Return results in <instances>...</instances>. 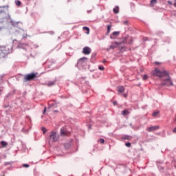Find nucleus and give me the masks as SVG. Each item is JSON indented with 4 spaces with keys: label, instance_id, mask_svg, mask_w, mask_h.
<instances>
[{
    "label": "nucleus",
    "instance_id": "nucleus-1",
    "mask_svg": "<svg viewBox=\"0 0 176 176\" xmlns=\"http://www.w3.org/2000/svg\"><path fill=\"white\" fill-rule=\"evenodd\" d=\"M153 76H157L158 78H161L163 82L162 85L164 86H173V81L171 80V78L170 77V74L166 70L160 71L159 69L155 68L153 71Z\"/></svg>",
    "mask_w": 176,
    "mask_h": 176
},
{
    "label": "nucleus",
    "instance_id": "nucleus-2",
    "mask_svg": "<svg viewBox=\"0 0 176 176\" xmlns=\"http://www.w3.org/2000/svg\"><path fill=\"white\" fill-rule=\"evenodd\" d=\"M50 139L52 140L53 142H57L60 139V134L54 131H52L50 133Z\"/></svg>",
    "mask_w": 176,
    "mask_h": 176
},
{
    "label": "nucleus",
    "instance_id": "nucleus-3",
    "mask_svg": "<svg viewBox=\"0 0 176 176\" xmlns=\"http://www.w3.org/2000/svg\"><path fill=\"white\" fill-rule=\"evenodd\" d=\"M37 74L31 73L28 75H25L23 78L24 82H28L30 80H34V79L36 78Z\"/></svg>",
    "mask_w": 176,
    "mask_h": 176
},
{
    "label": "nucleus",
    "instance_id": "nucleus-4",
    "mask_svg": "<svg viewBox=\"0 0 176 176\" xmlns=\"http://www.w3.org/2000/svg\"><path fill=\"white\" fill-rule=\"evenodd\" d=\"M9 54V49L6 48V47H0V56L1 57H5L7 54Z\"/></svg>",
    "mask_w": 176,
    "mask_h": 176
},
{
    "label": "nucleus",
    "instance_id": "nucleus-5",
    "mask_svg": "<svg viewBox=\"0 0 176 176\" xmlns=\"http://www.w3.org/2000/svg\"><path fill=\"white\" fill-rule=\"evenodd\" d=\"M60 135L61 137H69L71 135V132L67 131V129L64 128L60 129Z\"/></svg>",
    "mask_w": 176,
    "mask_h": 176
},
{
    "label": "nucleus",
    "instance_id": "nucleus-6",
    "mask_svg": "<svg viewBox=\"0 0 176 176\" xmlns=\"http://www.w3.org/2000/svg\"><path fill=\"white\" fill-rule=\"evenodd\" d=\"M82 53L86 55L90 54L91 53V49H90L89 47H85L82 49Z\"/></svg>",
    "mask_w": 176,
    "mask_h": 176
},
{
    "label": "nucleus",
    "instance_id": "nucleus-7",
    "mask_svg": "<svg viewBox=\"0 0 176 176\" xmlns=\"http://www.w3.org/2000/svg\"><path fill=\"white\" fill-rule=\"evenodd\" d=\"M159 129H160L159 126H154L147 128V131L151 133V131H156V130H159Z\"/></svg>",
    "mask_w": 176,
    "mask_h": 176
},
{
    "label": "nucleus",
    "instance_id": "nucleus-8",
    "mask_svg": "<svg viewBox=\"0 0 176 176\" xmlns=\"http://www.w3.org/2000/svg\"><path fill=\"white\" fill-rule=\"evenodd\" d=\"M119 32H114L112 34V36H110L111 39H115V38H116V36H119Z\"/></svg>",
    "mask_w": 176,
    "mask_h": 176
},
{
    "label": "nucleus",
    "instance_id": "nucleus-9",
    "mask_svg": "<svg viewBox=\"0 0 176 176\" xmlns=\"http://www.w3.org/2000/svg\"><path fill=\"white\" fill-rule=\"evenodd\" d=\"M117 91L118 93H124V87L123 86L118 87Z\"/></svg>",
    "mask_w": 176,
    "mask_h": 176
},
{
    "label": "nucleus",
    "instance_id": "nucleus-10",
    "mask_svg": "<svg viewBox=\"0 0 176 176\" xmlns=\"http://www.w3.org/2000/svg\"><path fill=\"white\" fill-rule=\"evenodd\" d=\"M156 3H157V0H151L150 6L151 8H153V6H155V5H156Z\"/></svg>",
    "mask_w": 176,
    "mask_h": 176
},
{
    "label": "nucleus",
    "instance_id": "nucleus-11",
    "mask_svg": "<svg viewBox=\"0 0 176 176\" xmlns=\"http://www.w3.org/2000/svg\"><path fill=\"white\" fill-rule=\"evenodd\" d=\"M83 31H86L85 34H87V35H89V34H90V28L85 26L82 28Z\"/></svg>",
    "mask_w": 176,
    "mask_h": 176
},
{
    "label": "nucleus",
    "instance_id": "nucleus-12",
    "mask_svg": "<svg viewBox=\"0 0 176 176\" xmlns=\"http://www.w3.org/2000/svg\"><path fill=\"white\" fill-rule=\"evenodd\" d=\"M130 113V111L127 109L122 111V115L123 116H126V115H129Z\"/></svg>",
    "mask_w": 176,
    "mask_h": 176
},
{
    "label": "nucleus",
    "instance_id": "nucleus-13",
    "mask_svg": "<svg viewBox=\"0 0 176 176\" xmlns=\"http://www.w3.org/2000/svg\"><path fill=\"white\" fill-rule=\"evenodd\" d=\"M1 145L2 146L3 148H6V146H8V142L5 141H1Z\"/></svg>",
    "mask_w": 176,
    "mask_h": 176
},
{
    "label": "nucleus",
    "instance_id": "nucleus-14",
    "mask_svg": "<svg viewBox=\"0 0 176 176\" xmlns=\"http://www.w3.org/2000/svg\"><path fill=\"white\" fill-rule=\"evenodd\" d=\"M111 28H112V24H109L107 25V34H109L111 32Z\"/></svg>",
    "mask_w": 176,
    "mask_h": 176
},
{
    "label": "nucleus",
    "instance_id": "nucleus-15",
    "mask_svg": "<svg viewBox=\"0 0 176 176\" xmlns=\"http://www.w3.org/2000/svg\"><path fill=\"white\" fill-rule=\"evenodd\" d=\"M113 12L116 14L119 13V7L117 6L116 8H113Z\"/></svg>",
    "mask_w": 176,
    "mask_h": 176
},
{
    "label": "nucleus",
    "instance_id": "nucleus-16",
    "mask_svg": "<svg viewBox=\"0 0 176 176\" xmlns=\"http://www.w3.org/2000/svg\"><path fill=\"white\" fill-rule=\"evenodd\" d=\"M54 83V81H50L47 83V86H53Z\"/></svg>",
    "mask_w": 176,
    "mask_h": 176
},
{
    "label": "nucleus",
    "instance_id": "nucleus-17",
    "mask_svg": "<svg viewBox=\"0 0 176 176\" xmlns=\"http://www.w3.org/2000/svg\"><path fill=\"white\" fill-rule=\"evenodd\" d=\"M15 3H16V6H20L21 5V1L16 0V1H15Z\"/></svg>",
    "mask_w": 176,
    "mask_h": 176
},
{
    "label": "nucleus",
    "instance_id": "nucleus-18",
    "mask_svg": "<svg viewBox=\"0 0 176 176\" xmlns=\"http://www.w3.org/2000/svg\"><path fill=\"white\" fill-rule=\"evenodd\" d=\"M98 142H100V144H104L105 140H104V139H99Z\"/></svg>",
    "mask_w": 176,
    "mask_h": 176
},
{
    "label": "nucleus",
    "instance_id": "nucleus-19",
    "mask_svg": "<svg viewBox=\"0 0 176 176\" xmlns=\"http://www.w3.org/2000/svg\"><path fill=\"white\" fill-rule=\"evenodd\" d=\"M41 130H42L43 134H45V133H46V131H47V130L46 128H45V127H42V128H41Z\"/></svg>",
    "mask_w": 176,
    "mask_h": 176
},
{
    "label": "nucleus",
    "instance_id": "nucleus-20",
    "mask_svg": "<svg viewBox=\"0 0 176 176\" xmlns=\"http://www.w3.org/2000/svg\"><path fill=\"white\" fill-rule=\"evenodd\" d=\"M157 115H159V112L158 111H154L153 113V116H157Z\"/></svg>",
    "mask_w": 176,
    "mask_h": 176
},
{
    "label": "nucleus",
    "instance_id": "nucleus-21",
    "mask_svg": "<svg viewBox=\"0 0 176 176\" xmlns=\"http://www.w3.org/2000/svg\"><path fill=\"white\" fill-rule=\"evenodd\" d=\"M98 69H100V71H104V69H105V68L102 66H99Z\"/></svg>",
    "mask_w": 176,
    "mask_h": 176
},
{
    "label": "nucleus",
    "instance_id": "nucleus-22",
    "mask_svg": "<svg viewBox=\"0 0 176 176\" xmlns=\"http://www.w3.org/2000/svg\"><path fill=\"white\" fill-rule=\"evenodd\" d=\"M86 60H87V58L83 57V58H80L79 61H85Z\"/></svg>",
    "mask_w": 176,
    "mask_h": 176
},
{
    "label": "nucleus",
    "instance_id": "nucleus-23",
    "mask_svg": "<svg viewBox=\"0 0 176 176\" xmlns=\"http://www.w3.org/2000/svg\"><path fill=\"white\" fill-rule=\"evenodd\" d=\"M146 79H148V75L144 74L143 76V80H146Z\"/></svg>",
    "mask_w": 176,
    "mask_h": 176
},
{
    "label": "nucleus",
    "instance_id": "nucleus-24",
    "mask_svg": "<svg viewBox=\"0 0 176 176\" xmlns=\"http://www.w3.org/2000/svg\"><path fill=\"white\" fill-rule=\"evenodd\" d=\"M126 146H127L128 148H130V146H131V143L130 142H127L125 144Z\"/></svg>",
    "mask_w": 176,
    "mask_h": 176
},
{
    "label": "nucleus",
    "instance_id": "nucleus-25",
    "mask_svg": "<svg viewBox=\"0 0 176 176\" xmlns=\"http://www.w3.org/2000/svg\"><path fill=\"white\" fill-rule=\"evenodd\" d=\"M123 24H124V25H129V21H124L123 22Z\"/></svg>",
    "mask_w": 176,
    "mask_h": 176
},
{
    "label": "nucleus",
    "instance_id": "nucleus-26",
    "mask_svg": "<svg viewBox=\"0 0 176 176\" xmlns=\"http://www.w3.org/2000/svg\"><path fill=\"white\" fill-rule=\"evenodd\" d=\"M23 167H25V168H28V167H30V165H29V164H24L23 165Z\"/></svg>",
    "mask_w": 176,
    "mask_h": 176
},
{
    "label": "nucleus",
    "instance_id": "nucleus-27",
    "mask_svg": "<svg viewBox=\"0 0 176 176\" xmlns=\"http://www.w3.org/2000/svg\"><path fill=\"white\" fill-rule=\"evenodd\" d=\"M154 64H155V65H160L162 63L160 62H155Z\"/></svg>",
    "mask_w": 176,
    "mask_h": 176
},
{
    "label": "nucleus",
    "instance_id": "nucleus-28",
    "mask_svg": "<svg viewBox=\"0 0 176 176\" xmlns=\"http://www.w3.org/2000/svg\"><path fill=\"white\" fill-rule=\"evenodd\" d=\"M43 115H45V113H46V107L44 108V110L43 111Z\"/></svg>",
    "mask_w": 176,
    "mask_h": 176
},
{
    "label": "nucleus",
    "instance_id": "nucleus-29",
    "mask_svg": "<svg viewBox=\"0 0 176 176\" xmlns=\"http://www.w3.org/2000/svg\"><path fill=\"white\" fill-rule=\"evenodd\" d=\"M168 3L169 5H173V1H168Z\"/></svg>",
    "mask_w": 176,
    "mask_h": 176
},
{
    "label": "nucleus",
    "instance_id": "nucleus-30",
    "mask_svg": "<svg viewBox=\"0 0 176 176\" xmlns=\"http://www.w3.org/2000/svg\"><path fill=\"white\" fill-rule=\"evenodd\" d=\"M173 166H174V167H175V168H176V161H173Z\"/></svg>",
    "mask_w": 176,
    "mask_h": 176
},
{
    "label": "nucleus",
    "instance_id": "nucleus-31",
    "mask_svg": "<svg viewBox=\"0 0 176 176\" xmlns=\"http://www.w3.org/2000/svg\"><path fill=\"white\" fill-rule=\"evenodd\" d=\"M115 47H115L114 45H111V46H110V49H115Z\"/></svg>",
    "mask_w": 176,
    "mask_h": 176
},
{
    "label": "nucleus",
    "instance_id": "nucleus-32",
    "mask_svg": "<svg viewBox=\"0 0 176 176\" xmlns=\"http://www.w3.org/2000/svg\"><path fill=\"white\" fill-rule=\"evenodd\" d=\"M115 45H122L121 43L115 42Z\"/></svg>",
    "mask_w": 176,
    "mask_h": 176
},
{
    "label": "nucleus",
    "instance_id": "nucleus-33",
    "mask_svg": "<svg viewBox=\"0 0 176 176\" xmlns=\"http://www.w3.org/2000/svg\"><path fill=\"white\" fill-rule=\"evenodd\" d=\"M174 6H176V0H174Z\"/></svg>",
    "mask_w": 176,
    "mask_h": 176
},
{
    "label": "nucleus",
    "instance_id": "nucleus-34",
    "mask_svg": "<svg viewBox=\"0 0 176 176\" xmlns=\"http://www.w3.org/2000/svg\"><path fill=\"white\" fill-rule=\"evenodd\" d=\"M124 97L126 98L127 97V94H124Z\"/></svg>",
    "mask_w": 176,
    "mask_h": 176
},
{
    "label": "nucleus",
    "instance_id": "nucleus-35",
    "mask_svg": "<svg viewBox=\"0 0 176 176\" xmlns=\"http://www.w3.org/2000/svg\"><path fill=\"white\" fill-rule=\"evenodd\" d=\"M114 105H116L117 102H113Z\"/></svg>",
    "mask_w": 176,
    "mask_h": 176
},
{
    "label": "nucleus",
    "instance_id": "nucleus-36",
    "mask_svg": "<svg viewBox=\"0 0 176 176\" xmlns=\"http://www.w3.org/2000/svg\"><path fill=\"white\" fill-rule=\"evenodd\" d=\"M126 43V41H122V43Z\"/></svg>",
    "mask_w": 176,
    "mask_h": 176
},
{
    "label": "nucleus",
    "instance_id": "nucleus-37",
    "mask_svg": "<svg viewBox=\"0 0 176 176\" xmlns=\"http://www.w3.org/2000/svg\"><path fill=\"white\" fill-rule=\"evenodd\" d=\"M0 13H3V11H0Z\"/></svg>",
    "mask_w": 176,
    "mask_h": 176
},
{
    "label": "nucleus",
    "instance_id": "nucleus-38",
    "mask_svg": "<svg viewBox=\"0 0 176 176\" xmlns=\"http://www.w3.org/2000/svg\"><path fill=\"white\" fill-rule=\"evenodd\" d=\"M54 112H58V111H57V110H55V111H54Z\"/></svg>",
    "mask_w": 176,
    "mask_h": 176
},
{
    "label": "nucleus",
    "instance_id": "nucleus-39",
    "mask_svg": "<svg viewBox=\"0 0 176 176\" xmlns=\"http://www.w3.org/2000/svg\"><path fill=\"white\" fill-rule=\"evenodd\" d=\"M125 140H129V138H125Z\"/></svg>",
    "mask_w": 176,
    "mask_h": 176
},
{
    "label": "nucleus",
    "instance_id": "nucleus-40",
    "mask_svg": "<svg viewBox=\"0 0 176 176\" xmlns=\"http://www.w3.org/2000/svg\"><path fill=\"white\" fill-rule=\"evenodd\" d=\"M103 63H105V60H104Z\"/></svg>",
    "mask_w": 176,
    "mask_h": 176
}]
</instances>
